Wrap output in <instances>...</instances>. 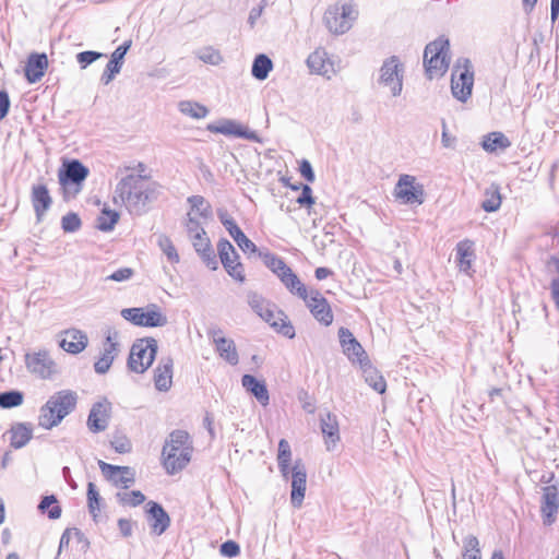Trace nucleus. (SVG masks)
<instances>
[{
    "mask_svg": "<svg viewBox=\"0 0 559 559\" xmlns=\"http://www.w3.org/2000/svg\"><path fill=\"white\" fill-rule=\"evenodd\" d=\"M158 195L157 185L141 175L130 174L116 186L112 201L116 205H126L130 213L141 215Z\"/></svg>",
    "mask_w": 559,
    "mask_h": 559,
    "instance_id": "obj_1",
    "label": "nucleus"
},
{
    "mask_svg": "<svg viewBox=\"0 0 559 559\" xmlns=\"http://www.w3.org/2000/svg\"><path fill=\"white\" fill-rule=\"evenodd\" d=\"M192 441L186 430L171 431L163 447L162 460L166 472L174 475L183 469L192 455Z\"/></svg>",
    "mask_w": 559,
    "mask_h": 559,
    "instance_id": "obj_2",
    "label": "nucleus"
},
{
    "mask_svg": "<svg viewBox=\"0 0 559 559\" xmlns=\"http://www.w3.org/2000/svg\"><path fill=\"white\" fill-rule=\"evenodd\" d=\"M76 393L62 390L51 395L40 407L38 425L45 429L58 426L76 406Z\"/></svg>",
    "mask_w": 559,
    "mask_h": 559,
    "instance_id": "obj_3",
    "label": "nucleus"
},
{
    "mask_svg": "<svg viewBox=\"0 0 559 559\" xmlns=\"http://www.w3.org/2000/svg\"><path fill=\"white\" fill-rule=\"evenodd\" d=\"M474 70L468 58H459L451 74V92L454 98L465 103L472 95Z\"/></svg>",
    "mask_w": 559,
    "mask_h": 559,
    "instance_id": "obj_4",
    "label": "nucleus"
},
{
    "mask_svg": "<svg viewBox=\"0 0 559 559\" xmlns=\"http://www.w3.org/2000/svg\"><path fill=\"white\" fill-rule=\"evenodd\" d=\"M450 49L449 40L444 37H439L429 43L424 52V66L427 75L432 79L437 75H442L449 68L448 52Z\"/></svg>",
    "mask_w": 559,
    "mask_h": 559,
    "instance_id": "obj_5",
    "label": "nucleus"
},
{
    "mask_svg": "<svg viewBox=\"0 0 559 559\" xmlns=\"http://www.w3.org/2000/svg\"><path fill=\"white\" fill-rule=\"evenodd\" d=\"M157 348V341L153 337L138 340L131 347L128 368L133 372L143 373L152 366Z\"/></svg>",
    "mask_w": 559,
    "mask_h": 559,
    "instance_id": "obj_6",
    "label": "nucleus"
},
{
    "mask_svg": "<svg viewBox=\"0 0 559 559\" xmlns=\"http://www.w3.org/2000/svg\"><path fill=\"white\" fill-rule=\"evenodd\" d=\"M356 16L357 12L352 4L335 3L326 9L323 21L331 33L342 35L350 29Z\"/></svg>",
    "mask_w": 559,
    "mask_h": 559,
    "instance_id": "obj_7",
    "label": "nucleus"
},
{
    "mask_svg": "<svg viewBox=\"0 0 559 559\" xmlns=\"http://www.w3.org/2000/svg\"><path fill=\"white\" fill-rule=\"evenodd\" d=\"M121 317L134 325L145 328H160L168 323L167 317L155 304H151L145 308L122 309Z\"/></svg>",
    "mask_w": 559,
    "mask_h": 559,
    "instance_id": "obj_8",
    "label": "nucleus"
},
{
    "mask_svg": "<svg viewBox=\"0 0 559 559\" xmlns=\"http://www.w3.org/2000/svg\"><path fill=\"white\" fill-rule=\"evenodd\" d=\"M404 67L399 57L392 56L384 60L380 69L379 83L389 86L393 96H400L403 88Z\"/></svg>",
    "mask_w": 559,
    "mask_h": 559,
    "instance_id": "obj_9",
    "label": "nucleus"
},
{
    "mask_svg": "<svg viewBox=\"0 0 559 559\" xmlns=\"http://www.w3.org/2000/svg\"><path fill=\"white\" fill-rule=\"evenodd\" d=\"M394 195L403 204H423L425 201L424 187L416 182L411 175H401L394 188Z\"/></svg>",
    "mask_w": 559,
    "mask_h": 559,
    "instance_id": "obj_10",
    "label": "nucleus"
},
{
    "mask_svg": "<svg viewBox=\"0 0 559 559\" xmlns=\"http://www.w3.org/2000/svg\"><path fill=\"white\" fill-rule=\"evenodd\" d=\"M24 358L27 370L40 379H49L58 372L57 364L46 349L26 353Z\"/></svg>",
    "mask_w": 559,
    "mask_h": 559,
    "instance_id": "obj_11",
    "label": "nucleus"
},
{
    "mask_svg": "<svg viewBox=\"0 0 559 559\" xmlns=\"http://www.w3.org/2000/svg\"><path fill=\"white\" fill-rule=\"evenodd\" d=\"M98 466L105 478L116 487L129 488L135 481V472L130 466H118L98 461Z\"/></svg>",
    "mask_w": 559,
    "mask_h": 559,
    "instance_id": "obj_12",
    "label": "nucleus"
},
{
    "mask_svg": "<svg viewBox=\"0 0 559 559\" xmlns=\"http://www.w3.org/2000/svg\"><path fill=\"white\" fill-rule=\"evenodd\" d=\"M90 170L79 159L66 160L59 169V182L63 188L71 185L81 186L87 178Z\"/></svg>",
    "mask_w": 559,
    "mask_h": 559,
    "instance_id": "obj_13",
    "label": "nucleus"
},
{
    "mask_svg": "<svg viewBox=\"0 0 559 559\" xmlns=\"http://www.w3.org/2000/svg\"><path fill=\"white\" fill-rule=\"evenodd\" d=\"M111 403L107 399L93 404L88 417L87 428L93 433L105 431L109 425Z\"/></svg>",
    "mask_w": 559,
    "mask_h": 559,
    "instance_id": "obj_14",
    "label": "nucleus"
},
{
    "mask_svg": "<svg viewBox=\"0 0 559 559\" xmlns=\"http://www.w3.org/2000/svg\"><path fill=\"white\" fill-rule=\"evenodd\" d=\"M206 129L213 133L234 135L253 142H261V139L255 131L249 130L248 128H245L240 123L230 119H223L217 124L210 123Z\"/></svg>",
    "mask_w": 559,
    "mask_h": 559,
    "instance_id": "obj_15",
    "label": "nucleus"
},
{
    "mask_svg": "<svg viewBox=\"0 0 559 559\" xmlns=\"http://www.w3.org/2000/svg\"><path fill=\"white\" fill-rule=\"evenodd\" d=\"M145 513L152 534L159 536L170 526V518L160 503L148 501Z\"/></svg>",
    "mask_w": 559,
    "mask_h": 559,
    "instance_id": "obj_16",
    "label": "nucleus"
},
{
    "mask_svg": "<svg viewBox=\"0 0 559 559\" xmlns=\"http://www.w3.org/2000/svg\"><path fill=\"white\" fill-rule=\"evenodd\" d=\"M307 487V471L301 460H296L292 467L290 502L294 508H300Z\"/></svg>",
    "mask_w": 559,
    "mask_h": 559,
    "instance_id": "obj_17",
    "label": "nucleus"
},
{
    "mask_svg": "<svg viewBox=\"0 0 559 559\" xmlns=\"http://www.w3.org/2000/svg\"><path fill=\"white\" fill-rule=\"evenodd\" d=\"M312 316L323 325L333 322V312L328 300L318 292L311 290L310 296L304 299Z\"/></svg>",
    "mask_w": 559,
    "mask_h": 559,
    "instance_id": "obj_18",
    "label": "nucleus"
},
{
    "mask_svg": "<svg viewBox=\"0 0 559 559\" xmlns=\"http://www.w3.org/2000/svg\"><path fill=\"white\" fill-rule=\"evenodd\" d=\"M118 335L116 330H108L102 357L94 364L96 373L105 374L110 369L114 359L119 353Z\"/></svg>",
    "mask_w": 559,
    "mask_h": 559,
    "instance_id": "obj_19",
    "label": "nucleus"
},
{
    "mask_svg": "<svg viewBox=\"0 0 559 559\" xmlns=\"http://www.w3.org/2000/svg\"><path fill=\"white\" fill-rule=\"evenodd\" d=\"M338 338L343 348V353L352 362H358L361 365V360L369 359L360 343L355 338L353 333L347 328H340Z\"/></svg>",
    "mask_w": 559,
    "mask_h": 559,
    "instance_id": "obj_20",
    "label": "nucleus"
},
{
    "mask_svg": "<svg viewBox=\"0 0 559 559\" xmlns=\"http://www.w3.org/2000/svg\"><path fill=\"white\" fill-rule=\"evenodd\" d=\"M131 40L124 41L122 45L117 47L110 56V60L106 64V68L100 76V82L104 85H108L115 76L120 73L124 56L131 47Z\"/></svg>",
    "mask_w": 559,
    "mask_h": 559,
    "instance_id": "obj_21",
    "label": "nucleus"
},
{
    "mask_svg": "<svg viewBox=\"0 0 559 559\" xmlns=\"http://www.w3.org/2000/svg\"><path fill=\"white\" fill-rule=\"evenodd\" d=\"M88 344V337L85 332L78 329H69L61 333L59 346L69 354H80Z\"/></svg>",
    "mask_w": 559,
    "mask_h": 559,
    "instance_id": "obj_22",
    "label": "nucleus"
},
{
    "mask_svg": "<svg viewBox=\"0 0 559 559\" xmlns=\"http://www.w3.org/2000/svg\"><path fill=\"white\" fill-rule=\"evenodd\" d=\"M31 201L36 221L40 223L52 204V198L45 185H34L31 192Z\"/></svg>",
    "mask_w": 559,
    "mask_h": 559,
    "instance_id": "obj_23",
    "label": "nucleus"
},
{
    "mask_svg": "<svg viewBox=\"0 0 559 559\" xmlns=\"http://www.w3.org/2000/svg\"><path fill=\"white\" fill-rule=\"evenodd\" d=\"M559 509V492L555 485L543 488V499L540 511L544 518V524H551Z\"/></svg>",
    "mask_w": 559,
    "mask_h": 559,
    "instance_id": "obj_24",
    "label": "nucleus"
},
{
    "mask_svg": "<svg viewBox=\"0 0 559 559\" xmlns=\"http://www.w3.org/2000/svg\"><path fill=\"white\" fill-rule=\"evenodd\" d=\"M48 68L46 53L33 52L28 56L25 66V78L28 83H36L41 80Z\"/></svg>",
    "mask_w": 559,
    "mask_h": 559,
    "instance_id": "obj_25",
    "label": "nucleus"
},
{
    "mask_svg": "<svg viewBox=\"0 0 559 559\" xmlns=\"http://www.w3.org/2000/svg\"><path fill=\"white\" fill-rule=\"evenodd\" d=\"M174 360L171 357H164L159 360L154 370V383L158 391L167 392L173 383Z\"/></svg>",
    "mask_w": 559,
    "mask_h": 559,
    "instance_id": "obj_26",
    "label": "nucleus"
},
{
    "mask_svg": "<svg viewBox=\"0 0 559 559\" xmlns=\"http://www.w3.org/2000/svg\"><path fill=\"white\" fill-rule=\"evenodd\" d=\"M321 431L325 438L328 451H331L340 440L338 421L335 415L326 412L320 415Z\"/></svg>",
    "mask_w": 559,
    "mask_h": 559,
    "instance_id": "obj_27",
    "label": "nucleus"
},
{
    "mask_svg": "<svg viewBox=\"0 0 559 559\" xmlns=\"http://www.w3.org/2000/svg\"><path fill=\"white\" fill-rule=\"evenodd\" d=\"M241 384L247 392L251 393L262 406H266L270 401L269 391L263 380H258L252 374H243Z\"/></svg>",
    "mask_w": 559,
    "mask_h": 559,
    "instance_id": "obj_28",
    "label": "nucleus"
},
{
    "mask_svg": "<svg viewBox=\"0 0 559 559\" xmlns=\"http://www.w3.org/2000/svg\"><path fill=\"white\" fill-rule=\"evenodd\" d=\"M456 262L462 272L468 273L475 257L474 241L464 239L456 245Z\"/></svg>",
    "mask_w": 559,
    "mask_h": 559,
    "instance_id": "obj_29",
    "label": "nucleus"
},
{
    "mask_svg": "<svg viewBox=\"0 0 559 559\" xmlns=\"http://www.w3.org/2000/svg\"><path fill=\"white\" fill-rule=\"evenodd\" d=\"M362 370L365 381L378 393H384L386 383L380 372L371 365L370 360H361L359 365Z\"/></svg>",
    "mask_w": 559,
    "mask_h": 559,
    "instance_id": "obj_30",
    "label": "nucleus"
},
{
    "mask_svg": "<svg viewBox=\"0 0 559 559\" xmlns=\"http://www.w3.org/2000/svg\"><path fill=\"white\" fill-rule=\"evenodd\" d=\"M214 346L218 356L229 365L236 366L239 362V355L234 340L218 338Z\"/></svg>",
    "mask_w": 559,
    "mask_h": 559,
    "instance_id": "obj_31",
    "label": "nucleus"
},
{
    "mask_svg": "<svg viewBox=\"0 0 559 559\" xmlns=\"http://www.w3.org/2000/svg\"><path fill=\"white\" fill-rule=\"evenodd\" d=\"M278 278L292 294L297 295L302 300L307 298L308 292L306 286L290 267L289 271L282 272V275Z\"/></svg>",
    "mask_w": 559,
    "mask_h": 559,
    "instance_id": "obj_32",
    "label": "nucleus"
},
{
    "mask_svg": "<svg viewBox=\"0 0 559 559\" xmlns=\"http://www.w3.org/2000/svg\"><path fill=\"white\" fill-rule=\"evenodd\" d=\"M10 444L14 449L25 447L33 437V428L27 424H16L11 428Z\"/></svg>",
    "mask_w": 559,
    "mask_h": 559,
    "instance_id": "obj_33",
    "label": "nucleus"
},
{
    "mask_svg": "<svg viewBox=\"0 0 559 559\" xmlns=\"http://www.w3.org/2000/svg\"><path fill=\"white\" fill-rule=\"evenodd\" d=\"M501 205L500 188L496 183H491L485 190V199L483 200L480 207L488 213L496 212Z\"/></svg>",
    "mask_w": 559,
    "mask_h": 559,
    "instance_id": "obj_34",
    "label": "nucleus"
},
{
    "mask_svg": "<svg viewBox=\"0 0 559 559\" xmlns=\"http://www.w3.org/2000/svg\"><path fill=\"white\" fill-rule=\"evenodd\" d=\"M257 252L259 253V257L265 266L269 267L274 274H276L277 277L282 275V272L289 271V266L285 263V261L269 250H258Z\"/></svg>",
    "mask_w": 559,
    "mask_h": 559,
    "instance_id": "obj_35",
    "label": "nucleus"
},
{
    "mask_svg": "<svg viewBox=\"0 0 559 559\" xmlns=\"http://www.w3.org/2000/svg\"><path fill=\"white\" fill-rule=\"evenodd\" d=\"M272 69V60L266 55L260 53L253 60L251 74L254 79L263 81L269 76V73Z\"/></svg>",
    "mask_w": 559,
    "mask_h": 559,
    "instance_id": "obj_36",
    "label": "nucleus"
},
{
    "mask_svg": "<svg viewBox=\"0 0 559 559\" xmlns=\"http://www.w3.org/2000/svg\"><path fill=\"white\" fill-rule=\"evenodd\" d=\"M307 66L312 73L328 74L326 52L322 49L314 50L308 56Z\"/></svg>",
    "mask_w": 559,
    "mask_h": 559,
    "instance_id": "obj_37",
    "label": "nucleus"
},
{
    "mask_svg": "<svg viewBox=\"0 0 559 559\" xmlns=\"http://www.w3.org/2000/svg\"><path fill=\"white\" fill-rule=\"evenodd\" d=\"M230 237L235 240V242L238 245V247L245 252V253H255L258 251L257 246L254 242H252L240 229V227L236 224H234L230 228L227 229Z\"/></svg>",
    "mask_w": 559,
    "mask_h": 559,
    "instance_id": "obj_38",
    "label": "nucleus"
},
{
    "mask_svg": "<svg viewBox=\"0 0 559 559\" xmlns=\"http://www.w3.org/2000/svg\"><path fill=\"white\" fill-rule=\"evenodd\" d=\"M509 139L501 132H491L484 136L481 146L487 152H495L497 148L504 150L510 146Z\"/></svg>",
    "mask_w": 559,
    "mask_h": 559,
    "instance_id": "obj_39",
    "label": "nucleus"
},
{
    "mask_svg": "<svg viewBox=\"0 0 559 559\" xmlns=\"http://www.w3.org/2000/svg\"><path fill=\"white\" fill-rule=\"evenodd\" d=\"M187 202L190 204L191 213L197 212L200 217L209 219L213 215L211 204L205 200L202 195H191L187 199Z\"/></svg>",
    "mask_w": 559,
    "mask_h": 559,
    "instance_id": "obj_40",
    "label": "nucleus"
},
{
    "mask_svg": "<svg viewBox=\"0 0 559 559\" xmlns=\"http://www.w3.org/2000/svg\"><path fill=\"white\" fill-rule=\"evenodd\" d=\"M178 107L181 114L194 119L205 118L209 114V109L204 105L192 100H181Z\"/></svg>",
    "mask_w": 559,
    "mask_h": 559,
    "instance_id": "obj_41",
    "label": "nucleus"
},
{
    "mask_svg": "<svg viewBox=\"0 0 559 559\" xmlns=\"http://www.w3.org/2000/svg\"><path fill=\"white\" fill-rule=\"evenodd\" d=\"M221 262L229 276H231L233 278L240 283L245 282L246 276L243 273V266L239 262V258H233V254H228L227 260H225V258H222Z\"/></svg>",
    "mask_w": 559,
    "mask_h": 559,
    "instance_id": "obj_42",
    "label": "nucleus"
},
{
    "mask_svg": "<svg viewBox=\"0 0 559 559\" xmlns=\"http://www.w3.org/2000/svg\"><path fill=\"white\" fill-rule=\"evenodd\" d=\"M38 509L40 512L45 513L47 511L48 518L50 520H57L61 516V508L58 504V500L56 496H45L41 498Z\"/></svg>",
    "mask_w": 559,
    "mask_h": 559,
    "instance_id": "obj_43",
    "label": "nucleus"
},
{
    "mask_svg": "<svg viewBox=\"0 0 559 559\" xmlns=\"http://www.w3.org/2000/svg\"><path fill=\"white\" fill-rule=\"evenodd\" d=\"M102 498L94 483L87 484V507L93 520L97 522Z\"/></svg>",
    "mask_w": 559,
    "mask_h": 559,
    "instance_id": "obj_44",
    "label": "nucleus"
},
{
    "mask_svg": "<svg viewBox=\"0 0 559 559\" xmlns=\"http://www.w3.org/2000/svg\"><path fill=\"white\" fill-rule=\"evenodd\" d=\"M462 559H481L479 540L474 535H467L463 539Z\"/></svg>",
    "mask_w": 559,
    "mask_h": 559,
    "instance_id": "obj_45",
    "label": "nucleus"
},
{
    "mask_svg": "<svg viewBox=\"0 0 559 559\" xmlns=\"http://www.w3.org/2000/svg\"><path fill=\"white\" fill-rule=\"evenodd\" d=\"M271 326L282 335L294 338L295 329L292 322L287 319L286 314L282 310H277V319L271 323Z\"/></svg>",
    "mask_w": 559,
    "mask_h": 559,
    "instance_id": "obj_46",
    "label": "nucleus"
},
{
    "mask_svg": "<svg viewBox=\"0 0 559 559\" xmlns=\"http://www.w3.org/2000/svg\"><path fill=\"white\" fill-rule=\"evenodd\" d=\"M119 219V213L112 210L104 209L102 215L97 218V228L102 231H110Z\"/></svg>",
    "mask_w": 559,
    "mask_h": 559,
    "instance_id": "obj_47",
    "label": "nucleus"
},
{
    "mask_svg": "<svg viewBox=\"0 0 559 559\" xmlns=\"http://www.w3.org/2000/svg\"><path fill=\"white\" fill-rule=\"evenodd\" d=\"M24 395L21 391L10 390L0 393V407L1 408H13L20 406L23 403Z\"/></svg>",
    "mask_w": 559,
    "mask_h": 559,
    "instance_id": "obj_48",
    "label": "nucleus"
},
{
    "mask_svg": "<svg viewBox=\"0 0 559 559\" xmlns=\"http://www.w3.org/2000/svg\"><path fill=\"white\" fill-rule=\"evenodd\" d=\"M116 499L120 504L130 507H138L145 501V496L140 490H132L129 492H117Z\"/></svg>",
    "mask_w": 559,
    "mask_h": 559,
    "instance_id": "obj_49",
    "label": "nucleus"
},
{
    "mask_svg": "<svg viewBox=\"0 0 559 559\" xmlns=\"http://www.w3.org/2000/svg\"><path fill=\"white\" fill-rule=\"evenodd\" d=\"M157 245L160 248V250L166 254L169 262H171V263L179 262V254H178L171 239L168 236H166L164 234L159 235L158 239H157Z\"/></svg>",
    "mask_w": 559,
    "mask_h": 559,
    "instance_id": "obj_50",
    "label": "nucleus"
},
{
    "mask_svg": "<svg viewBox=\"0 0 559 559\" xmlns=\"http://www.w3.org/2000/svg\"><path fill=\"white\" fill-rule=\"evenodd\" d=\"M198 58L204 63L217 66L223 61L221 52L213 47H205L198 52Z\"/></svg>",
    "mask_w": 559,
    "mask_h": 559,
    "instance_id": "obj_51",
    "label": "nucleus"
},
{
    "mask_svg": "<svg viewBox=\"0 0 559 559\" xmlns=\"http://www.w3.org/2000/svg\"><path fill=\"white\" fill-rule=\"evenodd\" d=\"M81 218L76 213L70 212L61 218V228L64 233H75L81 228Z\"/></svg>",
    "mask_w": 559,
    "mask_h": 559,
    "instance_id": "obj_52",
    "label": "nucleus"
},
{
    "mask_svg": "<svg viewBox=\"0 0 559 559\" xmlns=\"http://www.w3.org/2000/svg\"><path fill=\"white\" fill-rule=\"evenodd\" d=\"M105 57V53L94 51V50H86L81 51L76 55V61L80 64L81 69H86L90 64L95 62L96 60Z\"/></svg>",
    "mask_w": 559,
    "mask_h": 559,
    "instance_id": "obj_53",
    "label": "nucleus"
},
{
    "mask_svg": "<svg viewBox=\"0 0 559 559\" xmlns=\"http://www.w3.org/2000/svg\"><path fill=\"white\" fill-rule=\"evenodd\" d=\"M248 304L252 310L260 317V313L265 311V308L272 306L261 295L254 292L248 294Z\"/></svg>",
    "mask_w": 559,
    "mask_h": 559,
    "instance_id": "obj_54",
    "label": "nucleus"
},
{
    "mask_svg": "<svg viewBox=\"0 0 559 559\" xmlns=\"http://www.w3.org/2000/svg\"><path fill=\"white\" fill-rule=\"evenodd\" d=\"M205 265L211 270H217L218 262L212 245L197 252Z\"/></svg>",
    "mask_w": 559,
    "mask_h": 559,
    "instance_id": "obj_55",
    "label": "nucleus"
},
{
    "mask_svg": "<svg viewBox=\"0 0 559 559\" xmlns=\"http://www.w3.org/2000/svg\"><path fill=\"white\" fill-rule=\"evenodd\" d=\"M217 252L219 259L225 258L227 260L228 254H233V258H239L235 247L225 238H222L217 242Z\"/></svg>",
    "mask_w": 559,
    "mask_h": 559,
    "instance_id": "obj_56",
    "label": "nucleus"
},
{
    "mask_svg": "<svg viewBox=\"0 0 559 559\" xmlns=\"http://www.w3.org/2000/svg\"><path fill=\"white\" fill-rule=\"evenodd\" d=\"M185 225L189 238L194 237V235H199L202 231H205V229L201 226L200 222L192 215L191 212L187 214V221Z\"/></svg>",
    "mask_w": 559,
    "mask_h": 559,
    "instance_id": "obj_57",
    "label": "nucleus"
},
{
    "mask_svg": "<svg viewBox=\"0 0 559 559\" xmlns=\"http://www.w3.org/2000/svg\"><path fill=\"white\" fill-rule=\"evenodd\" d=\"M219 552L225 557L234 558L239 555L240 547L236 542L229 539L221 545Z\"/></svg>",
    "mask_w": 559,
    "mask_h": 559,
    "instance_id": "obj_58",
    "label": "nucleus"
},
{
    "mask_svg": "<svg viewBox=\"0 0 559 559\" xmlns=\"http://www.w3.org/2000/svg\"><path fill=\"white\" fill-rule=\"evenodd\" d=\"M134 274V270L131 267H121L110 275H108L105 280L106 281H114V282H124L130 280Z\"/></svg>",
    "mask_w": 559,
    "mask_h": 559,
    "instance_id": "obj_59",
    "label": "nucleus"
},
{
    "mask_svg": "<svg viewBox=\"0 0 559 559\" xmlns=\"http://www.w3.org/2000/svg\"><path fill=\"white\" fill-rule=\"evenodd\" d=\"M297 203L300 206H311L314 204V198L312 197V189L308 185H301V193L297 198Z\"/></svg>",
    "mask_w": 559,
    "mask_h": 559,
    "instance_id": "obj_60",
    "label": "nucleus"
},
{
    "mask_svg": "<svg viewBox=\"0 0 559 559\" xmlns=\"http://www.w3.org/2000/svg\"><path fill=\"white\" fill-rule=\"evenodd\" d=\"M292 450L287 440L281 439L278 442L277 462H290Z\"/></svg>",
    "mask_w": 559,
    "mask_h": 559,
    "instance_id": "obj_61",
    "label": "nucleus"
},
{
    "mask_svg": "<svg viewBox=\"0 0 559 559\" xmlns=\"http://www.w3.org/2000/svg\"><path fill=\"white\" fill-rule=\"evenodd\" d=\"M190 240L192 241V246L197 252L200 251L201 249L211 246V240L207 237L206 231H202L199 235H194V237H191Z\"/></svg>",
    "mask_w": 559,
    "mask_h": 559,
    "instance_id": "obj_62",
    "label": "nucleus"
},
{
    "mask_svg": "<svg viewBox=\"0 0 559 559\" xmlns=\"http://www.w3.org/2000/svg\"><path fill=\"white\" fill-rule=\"evenodd\" d=\"M111 447L118 453H128L131 450V443L127 437H117L111 441Z\"/></svg>",
    "mask_w": 559,
    "mask_h": 559,
    "instance_id": "obj_63",
    "label": "nucleus"
},
{
    "mask_svg": "<svg viewBox=\"0 0 559 559\" xmlns=\"http://www.w3.org/2000/svg\"><path fill=\"white\" fill-rule=\"evenodd\" d=\"M135 522L130 519L121 518L118 520V527L122 537H130L133 534Z\"/></svg>",
    "mask_w": 559,
    "mask_h": 559,
    "instance_id": "obj_64",
    "label": "nucleus"
}]
</instances>
